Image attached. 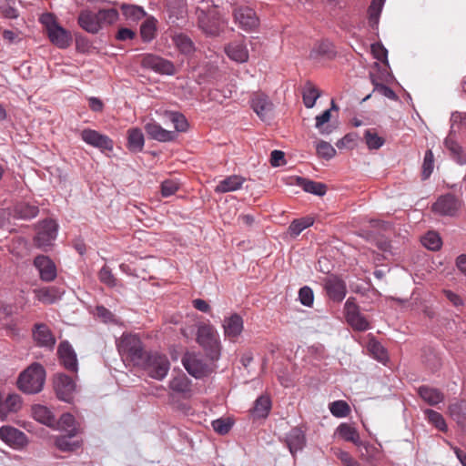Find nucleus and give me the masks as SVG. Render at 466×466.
<instances>
[{
  "mask_svg": "<svg viewBox=\"0 0 466 466\" xmlns=\"http://www.w3.org/2000/svg\"><path fill=\"white\" fill-rule=\"evenodd\" d=\"M46 371L39 363H33L19 376L17 386L20 390L28 394L39 392L44 386Z\"/></svg>",
  "mask_w": 466,
  "mask_h": 466,
  "instance_id": "obj_1",
  "label": "nucleus"
},
{
  "mask_svg": "<svg viewBox=\"0 0 466 466\" xmlns=\"http://www.w3.org/2000/svg\"><path fill=\"white\" fill-rule=\"evenodd\" d=\"M118 353L124 363L128 362L133 366H140L145 360V352L137 335L123 334L118 343Z\"/></svg>",
  "mask_w": 466,
  "mask_h": 466,
  "instance_id": "obj_2",
  "label": "nucleus"
},
{
  "mask_svg": "<svg viewBox=\"0 0 466 466\" xmlns=\"http://www.w3.org/2000/svg\"><path fill=\"white\" fill-rule=\"evenodd\" d=\"M116 18V12L111 10H100L96 13L90 10H83L78 15V25L86 32L96 33L103 24H112Z\"/></svg>",
  "mask_w": 466,
  "mask_h": 466,
  "instance_id": "obj_3",
  "label": "nucleus"
},
{
  "mask_svg": "<svg viewBox=\"0 0 466 466\" xmlns=\"http://www.w3.org/2000/svg\"><path fill=\"white\" fill-rule=\"evenodd\" d=\"M40 22L45 26L52 44L59 48H66L70 46L72 42L70 32L58 25L53 14L46 13L42 15Z\"/></svg>",
  "mask_w": 466,
  "mask_h": 466,
  "instance_id": "obj_4",
  "label": "nucleus"
},
{
  "mask_svg": "<svg viewBox=\"0 0 466 466\" xmlns=\"http://www.w3.org/2000/svg\"><path fill=\"white\" fill-rule=\"evenodd\" d=\"M197 341L208 352L212 360H218L220 354V342L216 329L209 324H202L198 329Z\"/></svg>",
  "mask_w": 466,
  "mask_h": 466,
  "instance_id": "obj_5",
  "label": "nucleus"
},
{
  "mask_svg": "<svg viewBox=\"0 0 466 466\" xmlns=\"http://www.w3.org/2000/svg\"><path fill=\"white\" fill-rule=\"evenodd\" d=\"M58 225L53 219H45L38 223L34 244L38 248L46 251L53 246L57 236Z\"/></svg>",
  "mask_w": 466,
  "mask_h": 466,
  "instance_id": "obj_6",
  "label": "nucleus"
},
{
  "mask_svg": "<svg viewBox=\"0 0 466 466\" xmlns=\"http://www.w3.org/2000/svg\"><path fill=\"white\" fill-rule=\"evenodd\" d=\"M142 365L145 366L150 377L159 380L167 376L170 369L167 358L157 352L145 355L144 362L140 366Z\"/></svg>",
  "mask_w": 466,
  "mask_h": 466,
  "instance_id": "obj_7",
  "label": "nucleus"
},
{
  "mask_svg": "<svg viewBox=\"0 0 466 466\" xmlns=\"http://www.w3.org/2000/svg\"><path fill=\"white\" fill-rule=\"evenodd\" d=\"M140 65L144 68L161 75L173 76L176 73L173 62L154 54L141 55Z\"/></svg>",
  "mask_w": 466,
  "mask_h": 466,
  "instance_id": "obj_8",
  "label": "nucleus"
},
{
  "mask_svg": "<svg viewBox=\"0 0 466 466\" xmlns=\"http://www.w3.org/2000/svg\"><path fill=\"white\" fill-rule=\"evenodd\" d=\"M199 28L208 35H217L221 30L223 22L217 11L212 9L206 13L201 8H197Z\"/></svg>",
  "mask_w": 466,
  "mask_h": 466,
  "instance_id": "obj_9",
  "label": "nucleus"
},
{
  "mask_svg": "<svg viewBox=\"0 0 466 466\" xmlns=\"http://www.w3.org/2000/svg\"><path fill=\"white\" fill-rule=\"evenodd\" d=\"M233 15L235 23L244 31H253L259 25V20L255 11L249 7L241 6L235 8Z\"/></svg>",
  "mask_w": 466,
  "mask_h": 466,
  "instance_id": "obj_10",
  "label": "nucleus"
},
{
  "mask_svg": "<svg viewBox=\"0 0 466 466\" xmlns=\"http://www.w3.org/2000/svg\"><path fill=\"white\" fill-rule=\"evenodd\" d=\"M167 21L172 25L181 26L186 23L187 6L185 0H167Z\"/></svg>",
  "mask_w": 466,
  "mask_h": 466,
  "instance_id": "obj_11",
  "label": "nucleus"
},
{
  "mask_svg": "<svg viewBox=\"0 0 466 466\" xmlns=\"http://www.w3.org/2000/svg\"><path fill=\"white\" fill-rule=\"evenodd\" d=\"M182 363L187 371L197 379L203 378L209 372L208 365L195 353L187 352L182 358Z\"/></svg>",
  "mask_w": 466,
  "mask_h": 466,
  "instance_id": "obj_12",
  "label": "nucleus"
},
{
  "mask_svg": "<svg viewBox=\"0 0 466 466\" xmlns=\"http://www.w3.org/2000/svg\"><path fill=\"white\" fill-rule=\"evenodd\" d=\"M54 387L59 400L66 402H71L73 400L76 383L72 378L66 374H57L54 381Z\"/></svg>",
  "mask_w": 466,
  "mask_h": 466,
  "instance_id": "obj_13",
  "label": "nucleus"
},
{
  "mask_svg": "<svg viewBox=\"0 0 466 466\" xmlns=\"http://www.w3.org/2000/svg\"><path fill=\"white\" fill-rule=\"evenodd\" d=\"M250 106L261 120L265 121L270 117L273 104L264 93L256 92L252 94Z\"/></svg>",
  "mask_w": 466,
  "mask_h": 466,
  "instance_id": "obj_14",
  "label": "nucleus"
},
{
  "mask_svg": "<svg viewBox=\"0 0 466 466\" xmlns=\"http://www.w3.org/2000/svg\"><path fill=\"white\" fill-rule=\"evenodd\" d=\"M224 335L232 342H236L244 329L243 319L238 313L226 317L222 324Z\"/></svg>",
  "mask_w": 466,
  "mask_h": 466,
  "instance_id": "obj_15",
  "label": "nucleus"
},
{
  "mask_svg": "<svg viewBox=\"0 0 466 466\" xmlns=\"http://www.w3.org/2000/svg\"><path fill=\"white\" fill-rule=\"evenodd\" d=\"M81 138L87 144L100 148L102 151H113L114 143L106 136L101 135L96 130L84 129Z\"/></svg>",
  "mask_w": 466,
  "mask_h": 466,
  "instance_id": "obj_16",
  "label": "nucleus"
},
{
  "mask_svg": "<svg viewBox=\"0 0 466 466\" xmlns=\"http://www.w3.org/2000/svg\"><path fill=\"white\" fill-rule=\"evenodd\" d=\"M34 265L38 269L42 280L50 282L56 279V268L48 257L44 255L35 257Z\"/></svg>",
  "mask_w": 466,
  "mask_h": 466,
  "instance_id": "obj_17",
  "label": "nucleus"
},
{
  "mask_svg": "<svg viewBox=\"0 0 466 466\" xmlns=\"http://www.w3.org/2000/svg\"><path fill=\"white\" fill-rule=\"evenodd\" d=\"M22 407V400L18 394H4L0 392V419L5 420L9 413L17 412Z\"/></svg>",
  "mask_w": 466,
  "mask_h": 466,
  "instance_id": "obj_18",
  "label": "nucleus"
},
{
  "mask_svg": "<svg viewBox=\"0 0 466 466\" xmlns=\"http://www.w3.org/2000/svg\"><path fill=\"white\" fill-rule=\"evenodd\" d=\"M459 208V200L451 194L440 197L432 206L433 211L447 216H453Z\"/></svg>",
  "mask_w": 466,
  "mask_h": 466,
  "instance_id": "obj_19",
  "label": "nucleus"
},
{
  "mask_svg": "<svg viewBox=\"0 0 466 466\" xmlns=\"http://www.w3.org/2000/svg\"><path fill=\"white\" fill-rule=\"evenodd\" d=\"M227 56L237 63H244L248 59V51L244 43V36L231 41L225 46Z\"/></svg>",
  "mask_w": 466,
  "mask_h": 466,
  "instance_id": "obj_20",
  "label": "nucleus"
},
{
  "mask_svg": "<svg viewBox=\"0 0 466 466\" xmlns=\"http://www.w3.org/2000/svg\"><path fill=\"white\" fill-rule=\"evenodd\" d=\"M325 289L329 298L335 302L342 301L347 293L346 283L337 277H330L326 280Z\"/></svg>",
  "mask_w": 466,
  "mask_h": 466,
  "instance_id": "obj_21",
  "label": "nucleus"
},
{
  "mask_svg": "<svg viewBox=\"0 0 466 466\" xmlns=\"http://www.w3.org/2000/svg\"><path fill=\"white\" fill-rule=\"evenodd\" d=\"M57 352L63 366L69 371L76 372L77 359L72 346L67 341H62Z\"/></svg>",
  "mask_w": 466,
  "mask_h": 466,
  "instance_id": "obj_22",
  "label": "nucleus"
},
{
  "mask_svg": "<svg viewBox=\"0 0 466 466\" xmlns=\"http://www.w3.org/2000/svg\"><path fill=\"white\" fill-rule=\"evenodd\" d=\"M145 130L150 138L159 142H169L176 138L174 131L164 129L158 123L153 120L145 125Z\"/></svg>",
  "mask_w": 466,
  "mask_h": 466,
  "instance_id": "obj_23",
  "label": "nucleus"
},
{
  "mask_svg": "<svg viewBox=\"0 0 466 466\" xmlns=\"http://www.w3.org/2000/svg\"><path fill=\"white\" fill-rule=\"evenodd\" d=\"M246 178L238 176L232 175L228 176L223 180L219 181L218 184L215 187L216 193H227L231 191H236L242 187Z\"/></svg>",
  "mask_w": 466,
  "mask_h": 466,
  "instance_id": "obj_24",
  "label": "nucleus"
},
{
  "mask_svg": "<svg viewBox=\"0 0 466 466\" xmlns=\"http://www.w3.org/2000/svg\"><path fill=\"white\" fill-rule=\"evenodd\" d=\"M306 442L305 434L299 428H293L286 436V443L289 451L294 454L296 451H300Z\"/></svg>",
  "mask_w": 466,
  "mask_h": 466,
  "instance_id": "obj_25",
  "label": "nucleus"
},
{
  "mask_svg": "<svg viewBox=\"0 0 466 466\" xmlns=\"http://www.w3.org/2000/svg\"><path fill=\"white\" fill-rule=\"evenodd\" d=\"M420 397L430 406H436L444 400V394L438 389L426 385L418 389Z\"/></svg>",
  "mask_w": 466,
  "mask_h": 466,
  "instance_id": "obj_26",
  "label": "nucleus"
},
{
  "mask_svg": "<svg viewBox=\"0 0 466 466\" xmlns=\"http://www.w3.org/2000/svg\"><path fill=\"white\" fill-rule=\"evenodd\" d=\"M34 339L35 341L45 347H53L56 343V339L53 336L49 328L45 324L35 325L34 330Z\"/></svg>",
  "mask_w": 466,
  "mask_h": 466,
  "instance_id": "obj_27",
  "label": "nucleus"
},
{
  "mask_svg": "<svg viewBox=\"0 0 466 466\" xmlns=\"http://www.w3.org/2000/svg\"><path fill=\"white\" fill-rule=\"evenodd\" d=\"M336 433L345 441L352 442L356 446L361 444L360 434L357 429L349 423H341L336 430Z\"/></svg>",
  "mask_w": 466,
  "mask_h": 466,
  "instance_id": "obj_28",
  "label": "nucleus"
},
{
  "mask_svg": "<svg viewBox=\"0 0 466 466\" xmlns=\"http://www.w3.org/2000/svg\"><path fill=\"white\" fill-rule=\"evenodd\" d=\"M39 208L37 206L20 202L14 207V216L21 219H31L38 215Z\"/></svg>",
  "mask_w": 466,
  "mask_h": 466,
  "instance_id": "obj_29",
  "label": "nucleus"
},
{
  "mask_svg": "<svg viewBox=\"0 0 466 466\" xmlns=\"http://www.w3.org/2000/svg\"><path fill=\"white\" fill-rule=\"evenodd\" d=\"M448 411L452 420L463 428L466 423V400L456 401L450 404Z\"/></svg>",
  "mask_w": 466,
  "mask_h": 466,
  "instance_id": "obj_30",
  "label": "nucleus"
},
{
  "mask_svg": "<svg viewBox=\"0 0 466 466\" xmlns=\"http://www.w3.org/2000/svg\"><path fill=\"white\" fill-rule=\"evenodd\" d=\"M270 410L271 400L269 397L262 395L256 400L250 412L254 418L260 419L268 417Z\"/></svg>",
  "mask_w": 466,
  "mask_h": 466,
  "instance_id": "obj_31",
  "label": "nucleus"
},
{
  "mask_svg": "<svg viewBox=\"0 0 466 466\" xmlns=\"http://www.w3.org/2000/svg\"><path fill=\"white\" fill-rule=\"evenodd\" d=\"M169 388L181 394H187L191 391V381L184 373H178L169 381Z\"/></svg>",
  "mask_w": 466,
  "mask_h": 466,
  "instance_id": "obj_32",
  "label": "nucleus"
},
{
  "mask_svg": "<svg viewBox=\"0 0 466 466\" xmlns=\"http://www.w3.org/2000/svg\"><path fill=\"white\" fill-rule=\"evenodd\" d=\"M34 292L35 294V298L45 304H52L61 296V292L56 287L42 288L35 289Z\"/></svg>",
  "mask_w": 466,
  "mask_h": 466,
  "instance_id": "obj_33",
  "label": "nucleus"
},
{
  "mask_svg": "<svg viewBox=\"0 0 466 466\" xmlns=\"http://www.w3.org/2000/svg\"><path fill=\"white\" fill-rule=\"evenodd\" d=\"M33 417L39 422L47 426H53L56 423V418L52 411L43 405H35L32 408Z\"/></svg>",
  "mask_w": 466,
  "mask_h": 466,
  "instance_id": "obj_34",
  "label": "nucleus"
},
{
  "mask_svg": "<svg viewBox=\"0 0 466 466\" xmlns=\"http://www.w3.org/2000/svg\"><path fill=\"white\" fill-rule=\"evenodd\" d=\"M298 185L300 186L306 192L323 196L327 192V186L321 182H316L308 178L298 177Z\"/></svg>",
  "mask_w": 466,
  "mask_h": 466,
  "instance_id": "obj_35",
  "label": "nucleus"
},
{
  "mask_svg": "<svg viewBox=\"0 0 466 466\" xmlns=\"http://www.w3.org/2000/svg\"><path fill=\"white\" fill-rule=\"evenodd\" d=\"M74 436L67 435L59 436L56 439V446L62 451H75L82 446V441H72Z\"/></svg>",
  "mask_w": 466,
  "mask_h": 466,
  "instance_id": "obj_36",
  "label": "nucleus"
},
{
  "mask_svg": "<svg viewBox=\"0 0 466 466\" xmlns=\"http://www.w3.org/2000/svg\"><path fill=\"white\" fill-rule=\"evenodd\" d=\"M144 136L139 129H131L127 137V147L130 151L138 152L143 149Z\"/></svg>",
  "mask_w": 466,
  "mask_h": 466,
  "instance_id": "obj_37",
  "label": "nucleus"
},
{
  "mask_svg": "<svg viewBox=\"0 0 466 466\" xmlns=\"http://www.w3.org/2000/svg\"><path fill=\"white\" fill-rule=\"evenodd\" d=\"M157 20L153 17L147 18L140 26V35L144 42H150L156 36Z\"/></svg>",
  "mask_w": 466,
  "mask_h": 466,
  "instance_id": "obj_38",
  "label": "nucleus"
},
{
  "mask_svg": "<svg viewBox=\"0 0 466 466\" xmlns=\"http://www.w3.org/2000/svg\"><path fill=\"white\" fill-rule=\"evenodd\" d=\"M59 427L70 433V436H76L79 432V427L76 424L75 417L70 413L63 414L58 420Z\"/></svg>",
  "mask_w": 466,
  "mask_h": 466,
  "instance_id": "obj_39",
  "label": "nucleus"
},
{
  "mask_svg": "<svg viewBox=\"0 0 466 466\" xmlns=\"http://www.w3.org/2000/svg\"><path fill=\"white\" fill-rule=\"evenodd\" d=\"M0 437L6 443H18L24 438L23 432L10 426L0 428Z\"/></svg>",
  "mask_w": 466,
  "mask_h": 466,
  "instance_id": "obj_40",
  "label": "nucleus"
},
{
  "mask_svg": "<svg viewBox=\"0 0 466 466\" xmlns=\"http://www.w3.org/2000/svg\"><path fill=\"white\" fill-rule=\"evenodd\" d=\"M424 414L428 421L441 431H447L448 427L443 416L433 410L426 409Z\"/></svg>",
  "mask_w": 466,
  "mask_h": 466,
  "instance_id": "obj_41",
  "label": "nucleus"
},
{
  "mask_svg": "<svg viewBox=\"0 0 466 466\" xmlns=\"http://www.w3.org/2000/svg\"><path fill=\"white\" fill-rule=\"evenodd\" d=\"M121 10H122V14L125 16V18L131 22H137V21L142 19L146 15L143 8H141L137 5L124 4L121 5Z\"/></svg>",
  "mask_w": 466,
  "mask_h": 466,
  "instance_id": "obj_42",
  "label": "nucleus"
},
{
  "mask_svg": "<svg viewBox=\"0 0 466 466\" xmlns=\"http://www.w3.org/2000/svg\"><path fill=\"white\" fill-rule=\"evenodd\" d=\"M314 219L312 218L307 217L299 219L293 220L289 227V232L290 236L296 238L298 237L305 228L313 225Z\"/></svg>",
  "mask_w": 466,
  "mask_h": 466,
  "instance_id": "obj_43",
  "label": "nucleus"
},
{
  "mask_svg": "<svg viewBox=\"0 0 466 466\" xmlns=\"http://www.w3.org/2000/svg\"><path fill=\"white\" fill-rule=\"evenodd\" d=\"M319 96L320 93L316 86L310 83L307 84L302 94L305 106L308 108L313 107Z\"/></svg>",
  "mask_w": 466,
  "mask_h": 466,
  "instance_id": "obj_44",
  "label": "nucleus"
},
{
  "mask_svg": "<svg viewBox=\"0 0 466 466\" xmlns=\"http://www.w3.org/2000/svg\"><path fill=\"white\" fill-rule=\"evenodd\" d=\"M334 53L333 46L329 41H321L315 45L309 53V57L317 59L321 56H330Z\"/></svg>",
  "mask_w": 466,
  "mask_h": 466,
  "instance_id": "obj_45",
  "label": "nucleus"
},
{
  "mask_svg": "<svg viewBox=\"0 0 466 466\" xmlns=\"http://www.w3.org/2000/svg\"><path fill=\"white\" fill-rule=\"evenodd\" d=\"M331 117L330 109L325 110L321 115L316 116V127L322 135H329L332 132L329 122Z\"/></svg>",
  "mask_w": 466,
  "mask_h": 466,
  "instance_id": "obj_46",
  "label": "nucleus"
},
{
  "mask_svg": "<svg viewBox=\"0 0 466 466\" xmlns=\"http://www.w3.org/2000/svg\"><path fill=\"white\" fill-rule=\"evenodd\" d=\"M422 245L430 250H438L441 247V239L438 233L430 231L421 238Z\"/></svg>",
  "mask_w": 466,
  "mask_h": 466,
  "instance_id": "obj_47",
  "label": "nucleus"
},
{
  "mask_svg": "<svg viewBox=\"0 0 466 466\" xmlns=\"http://www.w3.org/2000/svg\"><path fill=\"white\" fill-rule=\"evenodd\" d=\"M367 349L374 359L382 361L387 359V352L383 346L375 339H370L368 342Z\"/></svg>",
  "mask_w": 466,
  "mask_h": 466,
  "instance_id": "obj_48",
  "label": "nucleus"
},
{
  "mask_svg": "<svg viewBox=\"0 0 466 466\" xmlns=\"http://www.w3.org/2000/svg\"><path fill=\"white\" fill-rule=\"evenodd\" d=\"M331 414L337 418H344L350 412V408L345 400H336L329 404Z\"/></svg>",
  "mask_w": 466,
  "mask_h": 466,
  "instance_id": "obj_49",
  "label": "nucleus"
},
{
  "mask_svg": "<svg viewBox=\"0 0 466 466\" xmlns=\"http://www.w3.org/2000/svg\"><path fill=\"white\" fill-rule=\"evenodd\" d=\"M357 447L360 450V456L362 460L370 461L377 459L379 450L374 445L361 441V444Z\"/></svg>",
  "mask_w": 466,
  "mask_h": 466,
  "instance_id": "obj_50",
  "label": "nucleus"
},
{
  "mask_svg": "<svg viewBox=\"0 0 466 466\" xmlns=\"http://www.w3.org/2000/svg\"><path fill=\"white\" fill-rule=\"evenodd\" d=\"M176 46L184 54H189L193 50V44L189 37L183 34L173 36Z\"/></svg>",
  "mask_w": 466,
  "mask_h": 466,
  "instance_id": "obj_51",
  "label": "nucleus"
},
{
  "mask_svg": "<svg viewBox=\"0 0 466 466\" xmlns=\"http://www.w3.org/2000/svg\"><path fill=\"white\" fill-rule=\"evenodd\" d=\"M167 116L174 124L175 129L178 132H184L187 128L186 117L178 112H167Z\"/></svg>",
  "mask_w": 466,
  "mask_h": 466,
  "instance_id": "obj_52",
  "label": "nucleus"
},
{
  "mask_svg": "<svg viewBox=\"0 0 466 466\" xmlns=\"http://www.w3.org/2000/svg\"><path fill=\"white\" fill-rule=\"evenodd\" d=\"M364 138L370 149H378L384 144V139L372 129L365 131Z\"/></svg>",
  "mask_w": 466,
  "mask_h": 466,
  "instance_id": "obj_53",
  "label": "nucleus"
},
{
  "mask_svg": "<svg viewBox=\"0 0 466 466\" xmlns=\"http://www.w3.org/2000/svg\"><path fill=\"white\" fill-rule=\"evenodd\" d=\"M179 182L174 178H168L161 183V195L164 198L174 195L179 189Z\"/></svg>",
  "mask_w": 466,
  "mask_h": 466,
  "instance_id": "obj_54",
  "label": "nucleus"
},
{
  "mask_svg": "<svg viewBox=\"0 0 466 466\" xmlns=\"http://www.w3.org/2000/svg\"><path fill=\"white\" fill-rule=\"evenodd\" d=\"M347 322L353 329L358 331H365L370 329L369 321L360 313L350 318Z\"/></svg>",
  "mask_w": 466,
  "mask_h": 466,
  "instance_id": "obj_55",
  "label": "nucleus"
},
{
  "mask_svg": "<svg viewBox=\"0 0 466 466\" xmlns=\"http://www.w3.org/2000/svg\"><path fill=\"white\" fill-rule=\"evenodd\" d=\"M316 150L319 157L327 160L336 155V149L326 141H319L316 146Z\"/></svg>",
  "mask_w": 466,
  "mask_h": 466,
  "instance_id": "obj_56",
  "label": "nucleus"
},
{
  "mask_svg": "<svg viewBox=\"0 0 466 466\" xmlns=\"http://www.w3.org/2000/svg\"><path fill=\"white\" fill-rule=\"evenodd\" d=\"M384 4V0H372L369 9V19L370 23L377 24L379 21V17L380 15V13L382 11V6Z\"/></svg>",
  "mask_w": 466,
  "mask_h": 466,
  "instance_id": "obj_57",
  "label": "nucleus"
},
{
  "mask_svg": "<svg viewBox=\"0 0 466 466\" xmlns=\"http://www.w3.org/2000/svg\"><path fill=\"white\" fill-rule=\"evenodd\" d=\"M434 157L431 150H427L422 164V177L427 179L433 171Z\"/></svg>",
  "mask_w": 466,
  "mask_h": 466,
  "instance_id": "obj_58",
  "label": "nucleus"
},
{
  "mask_svg": "<svg viewBox=\"0 0 466 466\" xmlns=\"http://www.w3.org/2000/svg\"><path fill=\"white\" fill-rule=\"evenodd\" d=\"M334 455L344 466H360V463L348 452L340 449L334 450Z\"/></svg>",
  "mask_w": 466,
  "mask_h": 466,
  "instance_id": "obj_59",
  "label": "nucleus"
},
{
  "mask_svg": "<svg viewBox=\"0 0 466 466\" xmlns=\"http://www.w3.org/2000/svg\"><path fill=\"white\" fill-rule=\"evenodd\" d=\"M371 53L377 60L384 63L387 66L389 65L388 51L381 44H380V43L372 44L371 45Z\"/></svg>",
  "mask_w": 466,
  "mask_h": 466,
  "instance_id": "obj_60",
  "label": "nucleus"
},
{
  "mask_svg": "<svg viewBox=\"0 0 466 466\" xmlns=\"http://www.w3.org/2000/svg\"><path fill=\"white\" fill-rule=\"evenodd\" d=\"M370 80L374 86V90L378 91L379 93H380L381 95H383L384 96H386L388 98H390V99L396 98V94L394 93V91L390 87H389L383 84L378 83L375 76L372 74H370Z\"/></svg>",
  "mask_w": 466,
  "mask_h": 466,
  "instance_id": "obj_61",
  "label": "nucleus"
},
{
  "mask_svg": "<svg viewBox=\"0 0 466 466\" xmlns=\"http://www.w3.org/2000/svg\"><path fill=\"white\" fill-rule=\"evenodd\" d=\"M299 298L301 304L307 307H310L314 301L312 289L308 286L301 288L299 291Z\"/></svg>",
  "mask_w": 466,
  "mask_h": 466,
  "instance_id": "obj_62",
  "label": "nucleus"
},
{
  "mask_svg": "<svg viewBox=\"0 0 466 466\" xmlns=\"http://www.w3.org/2000/svg\"><path fill=\"white\" fill-rule=\"evenodd\" d=\"M344 311H345V317L346 320L360 313V308L357 305L355 299L350 297L347 299L345 305H344Z\"/></svg>",
  "mask_w": 466,
  "mask_h": 466,
  "instance_id": "obj_63",
  "label": "nucleus"
},
{
  "mask_svg": "<svg viewBox=\"0 0 466 466\" xmlns=\"http://www.w3.org/2000/svg\"><path fill=\"white\" fill-rule=\"evenodd\" d=\"M446 148L451 153L454 157L460 158L461 153V146L453 139L451 136L446 137L444 141Z\"/></svg>",
  "mask_w": 466,
  "mask_h": 466,
  "instance_id": "obj_64",
  "label": "nucleus"
}]
</instances>
